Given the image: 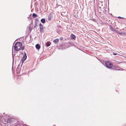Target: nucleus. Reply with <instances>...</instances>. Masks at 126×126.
Wrapping results in <instances>:
<instances>
[{"mask_svg": "<svg viewBox=\"0 0 126 126\" xmlns=\"http://www.w3.org/2000/svg\"><path fill=\"white\" fill-rule=\"evenodd\" d=\"M22 47V44L19 42H16L14 46L15 49L16 51H19Z\"/></svg>", "mask_w": 126, "mask_h": 126, "instance_id": "obj_1", "label": "nucleus"}, {"mask_svg": "<svg viewBox=\"0 0 126 126\" xmlns=\"http://www.w3.org/2000/svg\"><path fill=\"white\" fill-rule=\"evenodd\" d=\"M105 63L106 67L108 68H111L112 66V63L110 61H106Z\"/></svg>", "mask_w": 126, "mask_h": 126, "instance_id": "obj_2", "label": "nucleus"}, {"mask_svg": "<svg viewBox=\"0 0 126 126\" xmlns=\"http://www.w3.org/2000/svg\"><path fill=\"white\" fill-rule=\"evenodd\" d=\"M43 25L41 23L39 24L40 31L41 33H42L43 32Z\"/></svg>", "mask_w": 126, "mask_h": 126, "instance_id": "obj_3", "label": "nucleus"}, {"mask_svg": "<svg viewBox=\"0 0 126 126\" xmlns=\"http://www.w3.org/2000/svg\"><path fill=\"white\" fill-rule=\"evenodd\" d=\"M12 119L10 117H8L7 120V122L8 123H10L11 122Z\"/></svg>", "mask_w": 126, "mask_h": 126, "instance_id": "obj_4", "label": "nucleus"}, {"mask_svg": "<svg viewBox=\"0 0 126 126\" xmlns=\"http://www.w3.org/2000/svg\"><path fill=\"white\" fill-rule=\"evenodd\" d=\"M52 16L51 14H49V16H48L47 19L48 20H50L52 18Z\"/></svg>", "mask_w": 126, "mask_h": 126, "instance_id": "obj_5", "label": "nucleus"}, {"mask_svg": "<svg viewBox=\"0 0 126 126\" xmlns=\"http://www.w3.org/2000/svg\"><path fill=\"white\" fill-rule=\"evenodd\" d=\"M35 47L37 49H39L40 48V45L38 44H37L35 46Z\"/></svg>", "mask_w": 126, "mask_h": 126, "instance_id": "obj_6", "label": "nucleus"}, {"mask_svg": "<svg viewBox=\"0 0 126 126\" xmlns=\"http://www.w3.org/2000/svg\"><path fill=\"white\" fill-rule=\"evenodd\" d=\"M58 41H59V39H55L53 41V42L54 43H55V44H56L58 42Z\"/></svg>", "mask_w": 126, "mask_h": 126, "instance_id": "obj_7", "label": "nucleus"}, {"mask_svg": "<svg viewBox=\"0 0 126 126\" xmlns=\"http://www.w3.org/2000/svg\"><path fill=\"white\" fill-rule=\"evenodd\" d=\"M71 36L72 37V38L74 39H75V36L73 34H72L71 35Z\"/></svg>", "mask_w": 126, "mask_h": 126, "instance_id": "obj_8", "label": "nucleus"}, {"mask_svg": "<svg viewBox=\"0 0 126 126\" xmlns=\"http://www.w3.org/2000/svg\"><path fill=\"white\" fill-rule=\"evenodd\" d=\"M27 56L26 53L25 52L23 58L26 60L27 58Z\"/></svg>", "mask_w": 126, "mask_h": 126, "instance_id": "obj_9", "label": "nucleus"}, {"mask_svg": "<svg viewBox=\"0 0 126 126\" xmlns=\"http://www.w3.org/2000/svg\"><path fill=\"white\" fill-rule=\"evenodd\" d=\"M41 21L43 23H44L45 22V20L44 18L42 19H41Z\"/></svg>", "mask_w": 126, "mask_h": 126, "instance_id": "obj_10", "label": "nucleus"}, {"mask_svg": "<svg viewBox=\"0 0 126 126\" xmlns=\"http://www.w3.org/2000/svg\"><path fill=\"white\" fill-rule=\"evenodd\" d=\"M110 29L112 31H115V30L113 28H112V27L111 26H110Z\"/></svg>", "mask_w": 126, "mask_h": 126, "instance_id": "obj_11", "label": "nucleus"}, {"mask_svg": "<svg viewBox=\"0 0 126 126\" xmlns=\"http://www.w3.org/2000/svg\"><path fill=\"white\" fill-rule=\"evenodd\" d=\"M33 17L34 18L36 17H37V15L35 13H33L32 15Z\"/></svg>", "mask_w": 126, "mask_h": 126, "instance_id": "obj_12", "label": "nucleus"}, {"mask_svg": "<svg viewBox=\"0 0 126 126\" xmlns=\"http://www.w3.org/2000/svg\"><path fill=\"white\" fill-rule=\"evenodd\" d=\"M118 33L120 35H123L124 34V33L123 32H118Z\"/></svg>", "mask_w": 126, "mask_h": 126, "instance_id": "obj_13", "label": "nucleus"}, {"mask_svg": "<svg viewBox=\"0 0 126 126\" xmlns=\"http://www.w3.org/2000/svg\"><path fill=\"white\" fill-rule=\"evenodd\" d=\"M25 60H26L25 59L23 58L22 59V63H24V62Z\"/></svg>", "mask_w": 126, "mask_h": 126, "instance_id": "obj_14", "label": "nucleus"}, {"mask_svg": "<svg viewBox=\"0 0 126 126\" xmlns=\"http://www.w3.org/2000/svg\"><path fill=\"white\" fill-rule=\"evenodd\" d=\"M50 46V44L49 43H47V47L49 46Z\"/></svg>", "mask_w": 126, "mask_h": 126, "instance_id": "obj_15", "label": "nucleus"}, {"mask_svg": "<svg viewBox=\"0 0 126 126\" xmlns=\"http://www.w3.org/2000/svg\"><path fill=\"white\" fill-rule=\"evenodd\" d=\"M113 54L114 55H117V53H116L114 52L113 53Z\"/></svg>", "mask_w": 126, "mask_h": 126, "instance_id": "obj_16", "label": "nucleus"}, {"mask_svg": "<svg viewBox=\"0 0 126 126\" xmlns=\"http://www.w3.org/2000/svg\"><path fill=\"white\" fill-rule=\"evenodd\" d=\"M21 49L22 50H23L24 49V47H21Z\"/></svg>", "mask_w": 126, "mask_h": 126, "instance_id": "obj_17", "label": "nucleus"}, {"mask_svg": "<svg viewBox=\"0 0 126 126\" xmlns=\"http://www.w3.org/2000/svg\"><path fill=\"white\" fill-rule=\"evenodd\" d=\"M118 18H122V17H120V16H119V17H118Z\"/></svg>", "mask_w": 126, "mask_h": 126, "instance_id": "obj_18", "label": "nucleus"}, {"mask_svg": "<svg viewBox=\"0 0 126 126\" xmlns=\"http://www.w3.org/2000/svg\"><path fill=\"white\" fill-rule=\"evenodd\" d=\"M62 38H62V37H61V38H60V39L61 40H62Z\"/></svg>", "mask_w": 126, "mask_h": 126, "instance_id": "obj_19", "label": "nucleus"}, {"mask_svg": "<svg viewBox=\"0 0 126 126\" xmlns=\"http://www.w3.org/2000/svg\"><path fill=\"white\" fill-rule=\"evenodd\" d=\"M69 43H67V45H69Z\"/></svg>", "mask_w": 126, "mask_h": 126, "instance_id": "obj_20", "label": "nucleus"}, {"mask_svg": "<svg viewBox=\"0 0 126 126\" xmlns=\"http://www.w3.org/2000/svg\"><path fill=\"white\" fill-rule=\"evenodd\" d=\"M0 119H1V118H0ZM1 120V119H0V120Z\"/></svg>", "mask_w": 126, "mask_h": 126, "instance_id": "obj_21", "label": "nucleus"}]
</instances>
